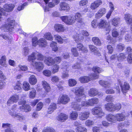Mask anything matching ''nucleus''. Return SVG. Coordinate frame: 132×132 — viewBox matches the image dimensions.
Masks as SVG:
<instances>
[{"mask_svg": "<svg viewBox=\"0 0 132 132\" xmlns=\"http://www.w3.org/2000/svg\"><path fill=\"white\" fill-rule=\"evenodd\" d=\"M54 28L55 30L57 32H62L64 31V28L63 26L60 24H55Z\"/></svg>", "mask_w": 132, "mask_h": 132, "instance_id": "412c9836", "label": "nucleus"}, {"mask_svg": "<svg viewBox=\"0 0 132 132\" xmlns=\"http://www.w3.org/2000/svg\"><path fill=\"white\" fill-rule=\"evenodd\" d=\"M105 108L108 111L114 112L120 110L121 108V105L118 103L115 104L113 103H108L105 105Z\"/></svg>", "mask_w": 132, "mask_h": 132, "instance_id": "7ed1b4c3", "label": "nucleus"}, {"mask_svg": "<svg viewBox=\"0 0 132 132\" xmlns=\"http://www.w3.org/2000/svg\"><path fill=\"white\" fill-rule=\"evenodd\" d=\"M36 95V90L35 89L32 90L29 94V96L30 98H32L35 97Z\"/></svg>", "mask_w": 132, "mask_h": 132, "instance_id": "052dcab7", "label": "nucleus"}, {"mask_svg": "<svg viewBox=\"0 0 132 132\" xmlns=\"http://www.w3.org/2000/svg\"><path fill=\"white\" fill-rule=\"evenodd\" d=\"M32 46H36L37 44H38V40L37 38L36 37H33L32 39Z\"/></svg>", "mask_w": 132, "mask_h": 132, "instance_id": "4d7b16f0", "label": "nucleus"}, {"mask_svg": "<svg viewBox=\"0 0 132 132\" xmlns=\"http://www.w3.org/2000/svg\"><path fill=\"white\" fill-rule=\"evenodd\" d=\"M54 37L58 43L62 44L63 43L64 40L62 38L61 36L58 35H55Z\"/></svg>", "mask_w": 132, "mask_h": 132, "instance_id": "de8ad7c7", "label": "nucleus"}, {"mask_svg": "<svg viewBox=\"0 0 132 132\" xmlns=\"http://www.w3.org/2000/svg\"><path fill=\"white\" fill-rule=\"evenodd\" d=\"M90 106H93L99 102L98 99L96 97H93L89 100Z\"/></svg>", "mask_w": 132, "mask_h": 132, "instance_id": "cd10ccee", "label": "nucleus"}, {"mask_svg": "<svg viewBox=\"0 0 132 132\" xmlns=\"http://www.w3.org/2000/svg\"><path fill=\"white\" fill-rule=\"evenodd\" d=\"M107 48L108 51V52L110 54H111L113 51V49L112 46L110 45H108Z\"/></svg>", "mask_w": 132, "mask_h": 132, "instance_id": "338daca9", "label": "nucleus"}, {"mask_svg": "<svg viewBox=\"0 0 132 132\" xmlns=\"http://www.w3.org/2000/svg\"><path fill=\"white\" fill-rule=\"evenodd\" d=\"M99 77V75L94 74L90 75V77L87 76H84L80 77L79 78V81L82 83H87L92 79H95Z\"/></svg>", "mask_w": 132, "mask_h": 132, "instance_id": "20e7f679", "label": "nucleus"}, {"mask_svg": "<svg viewBox=\"0 0 132 132\" xmlns=\"http://www.w3.org/2000/svg\"><path fill=\"white\" fill-rule=\"evenodd\" d=\"M62 60L60 56H56L53 59L54 64L55 63L59 64Z\"/></svg>", "mask_w": 132, "mask_h": 132, "instance_id": "6e6d98bb", "label": "nucleus"}, {"mask_svg": "<svg viewBox=\"0 0 132 132\" xmlns=\"http://www.w3.org/2000/svg\"><path fill=\"white\" fill-rule=\"evenodd\" d=\"M102 3L101 0H96L91 4L90 8L92 10H96L102 5Z\"/></svg>", "mask_w": 132, "mask_h": 132, "instance_id": "2eb2a0df", "label": "nucleus"}, {"mask_svg": "<svg viewBox=\"0 0 132 132\" xmlns=\"http://www.w3.org/2000/svg\"><path fill=\"white\" fill-rule=\"evenodd\" d=\"M132 34L131 32H129L126 34L125 36V39L127 41H130L131 40Z\"/></svg>", "mask_w": 132, "mask_h": 132, "instance_id": "3c124183", "label": "nucleus"}, {"mask_svg": "<svg viewBox=\"0 0 132 132\" xmlns=\"http://www.w3.org/2000/svg\"><path fill=\"white\" fill-rule=\"evenodd\" d=\"M42 85L43 87L44 88L45 90L48 92L50 90V87L49 84L47 82L45 81H43L42 82Z\"/></svg>", "mask_w": 132, "mask_h": 132, "instance_id": "ea45409f", "label": "nucleus"}, {"mask_svg": "<svg viewBox=\"0 0 132 132\" xmlns=\"http://www.w3.org/2000/svg\"><path fill=\"white\" fill-rule=\"evenodd\" d=\"M84 90V88L82 87H76L73 88L71 90L72 92L75 93L76 95L79 97V98L76 97L75 99L77 102H73L72 103V108L76 110L80 111L81 109V105L79 103L81 101L80 97L85 96Z\"/></svg>", "mask_w": 132, "mask_h": 132, "instance_id": "f257e3e1", "label": "nucleus"}, {"mask_svg": "<svg viewBox=\"0 0 132 132\" xmlns=\"http://www.w3.org/2000/svg\"><path fill=\"white\" fill-rule=\"evenodd\" d=\"M44 63L48 66L54 64L53 59L51 57L46 58L44 60Z\"/></svg>", "mask_w": 132, "mask_h": 132, "instance_id": "5701e85b", "label": "nucleus"}, {"mask_svg": "<svg viewBox=\"0 0 132 132\" xmlns=\"http://www.w3.org/2000/svg\"><path fill=\"white\" fill-rule=\"evenodd\" d=\"M31 65L35 68L37 71L40 72L44 68V66L43 63L40 62H35L34 61H31Z\"/></svg>", "mask_w": 132, "mask_h": 132, "instance_id": "1a4fd4ad", "label": "nucleus"}, {"mask_svg": "<svg viewBox=\"0 0 132 132\" xmlns=\"http://www.w3.org/2000/svg\"><path fill=\"white\" fill-rule=\"evenodd\" d=\"M43 73L44 75L48 77L50 76L51 74V71L48 70H44L43 72Z\"/></svg>", "mask_w": 132, "mask_h": 132, "instance_id": "bf43d9fd", "label": "nucleus"}, {"mask_svg": "<svg viewBox=\"0 0 132 132\" xmlns=\"http://www.w3.org/2000/svg\"><path fill=\"white\" fill-rule=\"evenodd\" d=\"M92 70L95 73H100L104 71L101 68L96 66H94L93 67Z\"/></svg>", "mask_w": 132, "mask_h": 132, "instance_id": "c03bdc74", "label": "nucleus"}, {"mask_svg": "<svg viewBox=\"0 0 132 132\" xmlns=\"http://www.w3.org/2000/svg\"><path fill=\"white\" fill-rule=\"evenodd\" d=\"M71 53L74 57H77L79 55V53L75 47H72L71 50Z\"/></svg>", "mask_w": 132, "mask_h": 132, "instance_id": "09e8293b", "label": "nucleus"}, {"mask_svg": "<svg viewBox=\"0 0 132 132\" xmlns=\"http://www.w3.org/2000/svg\"><path fill=\"white\" fill-rule=\"evenodd\" d=\"M125 21L127 24H132V17L129 14H127L125 15L124 17Z\"/></svg>", "mask_w": 132, "mask_h": 132, "instance_id": "393cba45", "label": "nucleus"}, {"mask_svg": "<svg viewBox=\"0 0 132 132\" xmlns=\"http://www.w3.org/2000/svg\"><path fill=\"white\" fill-rule=\"evenodd\" d=\"M77 48L79 51H81L83 52L86 53L88 52V50L86 48L84 47L83 45L81 43H79L77 44Z\"/></svg>", "mask_w": 132, "mask_h": 132, "instance_id": "c85d7f7f", "label": "nucleus"}, {"mask_svg": "<svg viewBox=\"0 0 132 132\" xmlns=\"http://www.w3.org/2000/svg\"><path fill=\"white\" fill-rule=\"evenodd\" d=\"M76 81L74 79H70L69 80L68 84L70 86H74L76 85Z\"/></svg>", "mask_w": 132, "mask_h": 132, "instance_id": "864d4df0", "label": "nucleus"}, {"mask_svg": "<svg viewBox=\"0 0 132 132\" xmlns=\"http://www.w3.org/2000/svg\"><path fill=\"white\" fill-rule=\"evenodd\" d=\"M14 7L15 5L13 4H6L4 5L3 12L5 13V11L8 12H11L13 11Z\"/></svg>", "mask_w": 132, "mask_h": 132, "instance_id": "4468645a", "label": "nucleus"}, {"mask_svg": "<svg viewBox=\"0 0 132 132\" xmlns=\"http://www.w3.org/2000/svg\"><path fill=\"white\" fill-rule=\"evenodd\" d=\"M38 44L41 47H45L47 45L46 40L43 38H40L38 40Z\"/></svg>", "mask_w": 132, "mask_h": 132, "instance_id": "7c9ffc66", "label": "nucleus"}, {"mask_svg": "<svg viewBox=\"0 0 132 132\" xmlns=\"http://www.w3.org/2000/svg\"><path fill=\"white\" fill-rule=\"evenodd\" d=\"M58 100L59 102L63 104H67L70 101L69 97L67 95L65 94L60 96Z\"/></svg>", "mask_w": 132, "mask_h": 132, "instance_id": "9b49d317", "label": "nucleus"}, {"mask_svg": "<svg viewBox=\"0 0 132 132\" xmlns=\"http://www.w3.org/2000/svg\"><path fill=\"white\" fill-rule=\"evenodd\" d=\"M43 104L42 102H39L37 105L36 110L39 111L43 107Z\"/></svg>", "mask_w": 132, "mask_h": 132, "instance_id": "69168bd1", "label": "nucleus"}, {"mask_svg": "<svg viewBox=\"0 0 132 132\" xmlns=\"http://www.w3.org/2000/svg\"><path fill=\"white\" fill-rule=\"evenodd\" d=\"M92 113L94 115H98L99 118H101L104 116V113L102 110L101 107L98 106L95 107L92 110Z\"/></svg>", "mask_w": 132, "mask_h": 132, "instance_id": "423d86ee", "label": "nucleus"}, {"mask_svg": "<svg viewBox=\"0 0 132 132\" xmlns=\"http://www.w3.org/2000/svg\"><path fill=\"white\" fill-rule=\"evenodd\" d=\"M56 108V104L54 103H51L48 108L47 113L48 114L52 113Z\"/></svg>", "mask_w": 132, "mask_h": 132, "instance_id": "b1692460", "label": "nucleus"}, {"mask_svg": "<svg viewBox=\"0 0 132 132\" xmlns=\"http://www.w3.org/2000/svg\"><path fill=\"white\" fill-rule=\"evenodd\" d=\"M19 109L21 111L26 112L30 111L31 110V107L28 104L23 105L20 106Z\"/></svg>", "mask_w": 132, "mask_h": 132, "instance_id": "a878e982", "label": "nucleus"}, {"mask_svg": "<svg viewBox=\"0 0 132 132\" xmlns=\"http://www.w3.org/2000/svg\"><path fill=\"white\" fill-rule=\"evenodd\" d=\"M99 83L100 85L105 87H109L111 85L110 83L109 82L107 81H104L103 80H100L99 81Z\"/></svg>", "mask_w": 132, "mask_h": 132, "instance_id": "58836bf2", "label": "nucleus"}, {"mask_svg": "<svg viewBox=\"0 0 132 132\" xmlns=\"http://www.w3.org/2000/svg\"><path fill=\"white\" fill-rule=\"evenodd\" d=\"M44 37L46 39L49 40H53V37L50 32L45 33L44 35Z\"/></svg>", "mask_w": 132, "mask_h": 132, "instance_id": "a18cd8bd", "label": "nucleus"}, {"mask_svg": "<svg viewBox=\"0 0 132 132\" xmlns=\"http://www.w3.org/2000/svg\"><path fill=\"white\" fill-rule=\"evenodd\" d=\"M89 114L90 112L88 111L81 112L79 115V119L81 121L85 120L89 117Z\"/></svg>", "mask_w": 132, "mask_h": 132, "instance_id": "f3484780", "label": "nucleus"}, {"mask_svg": "<svg viewBox=\"0 0 132 132\" xmlns=\"http://www.w3.org/2000/svg\"><path fill=\"white\" fill-rule=\"evenodd\" d=\"M43 132H55V130L52 127H47L45 128L42 131Z\"/></svg>", "mask_w": 132, "mask_h": 132, "instance_id": "8fccbe9b", "label": "nucleus"}, {"mask_svg": "<svg viewBox=\"0 0 132 132\" xmlns=\"http://www.w3.org/2000/svg\"><path fill=\"white\" fill-rule=\"evenodd\" d=\"M106 12V9L105 8H101L96 14L95 15L96 18L97 19L101 18L105 14Z\"/></svg>", "mask_w": 132, "mask_h": 132, "instance_id": "6ab92c4d", "label": "nucleus"}, {"mask_svg": "<svg viewBox=\"0 0 132 132\" xmlns=\"http://www.w3.org/2000/svg\"><path fill=\"white\" fill-rule=\"evenodd\" d=\"M107 25L106 21L104 20L101 19L98 24V26L99 28H105Z\"/></svg>", "mask_w": 132, "mask_h": 132, "instance_id": "e433bc0d", "label": "nucleus"}, {"mask_svg": "<svg viewBox=\"0 0 132 132\" xmlns=\"http://www.w3.org/2000/svg\"><path fill=\"white\" fill-rule=\"evenodd\" d=\"M94 124L93 121L91 120H87L85 122V125L88 127H90Z\"/></svg>", "mask_w": 132, "mask_h": 132, "instance_id": "5fc2aeb1", "label": "nucleus"}, {"mask_svg": "<svg viewBox=\"0 0 132 132\" xmlns=\"http://www.w3.org/2000/svg\"><path fill=\"white\" fill-rule=\"evenodd\" d=\"M115 114L114 115L112 114H109L106 116V118L109 121L113 123L116 122Z\"/></svg>", "mask_w": 132, "mask_h": 132, "instance_id": "aec40b11", "label": "nucleus"}, {"mask_svg": "<svg viewBox=\"0 0 132 132\" xmlns=\"http://www.w3.org/2000/svg\"><path fill=\"white\" fill-rule=\"evenodd\" d=\"M9 114L13 118H16V119L20 121H22L26 119L25 116L22 114L15 112H12L11 111H9Z\"/></svg>", "mask_w": 132, "mask_h": 132, "instance_id": "6e6552de", "label": "nucleus"}, {"mask_svg": "<svg viewBox=\"0 0 132 132\" xmlns=\"http://www.w3.org/2000/svg\"><path fill=\"white\" fill-rule=\"evenodd\" d=\"M82 15L79 12L76 13L75 15L74 18L75 23L76 21L77 22L81 25H83L84 24V21L82 18Z\"/></svg>", "mask_w": 132, "mask_h": 132, "instance_id": "f8f14e48", "label": "nucleus"}, {"mask_svg": "<svg viewBox=\"0 0 132 132\" xmlns=\"http://www.w3.org/2000/svg\"><path fill=\"white\" fill-rule=\"evenodd\" d=\"M22 88L24 90L27 91L30 89V85L28 82L24 81L23 83Z\"/></svg>", "mask_w": 132, "mask_h": 132, "instance_id": "37998d69", "label": "nucleus"}, {"mask_svg": "<svg viewBox=\"0 0 132 132\" xmlns=\"http://www.w3.org/2000/svg\"><path fill=\"white\" fill-rule=\"evenodd\" d=\"M81 65L80 63H76L74 64L72 66V68L73 69H78L81 68Z\"/></svg>", "mask_w": 132, "mask_h": 132, "instance_id": "0e129e2a", "label": "nucleus"}, {"mask_svg": "<svg viewBox=\"0 0 132 132\" xmlns=\"http://www.w3.org/2000/svg\"><path fill=\"white\" fill-rule=\"evenodd\" d=\"M16 70L19 71H25L28 70V68L26 65L19 64L18 66V67L16 68Z\"/></svg>", "mask_w": 132, "mask_h": 132, "instance_id": "2f4dec72", "label": "nucleus"}, {"mask_svg": "<svg viewBox=\"0 0 132 132\" xmlns=\"http://www.w3.org/2000/svg\"><path fill=\"white\" fill-rule=\"evenodd\" d=\"M89 46L90 51L92 52H94L95 54L98 56L101 55L100 53L97 50V48L96 47L92 45H89Z\"/></svg>", "mask_w": 132, "mask_h": 132, "instance_id": "c756f323", "label": "nucleus"}, {"mask_svg": "<svg viewBox=\"0 0 132 132\" xmlns=\"http://www.w3.org/2000/svg\"><path fill=\"white\" fill-rule=\"evenodd\" d=\"M0 63L1 65L3 67H6L7 64L6 63V58L5 56H2L0 59Z\"/></svg>", "mask_w": 132, "mask_h": 132, "instance_id": "4c0bfd02", "label": "nucleus"}, {"mask_svg": "<svg viewBox=\"0 0 132 132\" xmlns=\"http://www.w3.org/2000/svg\"><path fill=\"white\" fill-rule=\"evenodd\" d=\"M120 22V19L118 17H116L112 19V24L115 26H117Z\"/></svg>", "mask_w": 132, "mask_h": 132, "instance_id": "473e14b6", "label": "nucleus"}, {"mask_svg": "<svg viewBox=\"0 0 132 132\" xmlns=\"http://www.w3.org/2000/svg\"><path fill=\"white\" fill-rule=\"evenodd\" d=\"M37 81V80L35 75H32L30 76L29 78V82L31 84L35 85Z\"/></svg>", "mask_w": 132, "mask_h": 132, "instance_id": "f704fd0d", "label": "nucleus"}, {"mask_svg": "<svg viewBox=\"0 0 132 132\" xmlns=\"http://www.w3.org/2000/svg\"><path fill=\"white\" fill-rule=\"evenodd\" d=\"M78 113L76 111H72L70 114V118L72 120H76L78 118Z\"/></svg>", "mask_w": 132, "mask_h": 132, "instance_id": "c9c22d12", "label": "nucleus"}, {"mask_svg": "<svg viewBox=\"0 0 132 132\" xmlns=\"http://www.w3.org/2000/svg\"><path fill=\"white\" fill-rule=\"evenodd\" d=\"M75 129L77 132H87V131L86 128L81 126L77 127Z\"/></svg>", "mask_w": 132, "mask_h": 132, "instance_id": "a19ab883", "label": "nucleus"}, {"mask_svg": "<svg viewBox=\"0 0 132 132\" xmlns=\"http://www.w3.org/2000/svg\"><path fill=\"white\" fill-rule=\"evenodd\" d=\"M15 23L14 20L8 18L7 20L6 24L1 27V29L5 32L11 31L14 29Z\"/></svg>", "mask_w": 132, "mask_h": 132, "instance_id": "f03ea898", "label": "nucleus"}, {"mask_svg": "<svg viewBox=\"0 0 132 132\" xmlns=\"http://www.w3.org/2000/svg\"><path fill=\"white\" fill-rule=\"evenodd\" d=\"M88 3L87 0H82L80 1L79 3V5L80 6H82L86 5Z\"/></svg>", "mask_w": 132, "mask_h": 132, "instance_id": "680f3d73", "label": "nucleus"}, {"mask_svg": "<svg viewBox=\"0 0 132 132\" xmlns=\"http://www.w3.org/2000/svg\"><path fill=\"white\" fill-rule=\"evenodd\" d=\"M68 118L67 115L65 114L61 113L57 117V119L59 121L64 122Z\"/></svg>", "mask_w": 132, "mask_h": 132, "instance_id": "4be33fe9", "label": "nucleus"}, {"mask_svg": "<svg viewBox=\"0 0 132 132\" xmlns=\"http://www.w3.org/2000/svg\"><path fill=\"white\" fill-rule=\"evenodd\" d=\"M126 57L125 54L123 53L120 54L117 56L118 60L119 61H121L125 59Z\"/></svg>", "mask_w": 132, "mask_h": 132, "instance_id": "603ef678", "label": "nucleus"}, {"mask_svg": "<svg viewBox=\"0 0 132 132\" xmlns=\"http://www.w3.org/2000/svg\"><path fill=\"white\" fill-rule=\"evenodd\" d=\"M74 40L76 41V40H82L84 39V37L81 36V34H76L74 35L73 36Z\"/></svg>", "mask_w": 132, "mask_h": 132, "instance_id": "79ce46f5", "label": "nucleus"}, {"mask_svg": "<svg viewBox=\"0 0 132 132\" xmlns=\"http://www.w3.org/2000/svg\"><path fill=\"white\" fill-rule=\"evenodd\" d=\"M98 94L97 89L95 88L90 89L88 91V95L91 97H94Z\"/></svg>", "mask_w": 132, "mask_h": 132, "instance_id": "bb28decb", "label": "nucleus"}, {"mask_svg": "<svg viewBox=\"0 0 132 132\" xmlns=\"http://www.w3.org/2000/svg\"><path fill=\"white\" fill-rule=\"evenodd\" d=\"M118 83L119 85H120L122 90V91L123 93H126L127 91L128 90L129 88V84L128 83L126 82H125L123 86H122V82L120 80H118Z\"/></svg>", "mask_w": 132, "mask_h": 132, "instance_id": "dca6fc26", "label": "nucleus"}, {"mask_svg": "<svg viewBox=\"0 0 132 132\" xmlns=\"http://www.w3.org/2000/svg\"><path fill=\"white\" fill-rule=\"evenodd\" d=\"M45 58V56L38 52L32 53L28 56V60L29 61H34L36 59L39 60H42Z\"/></svg>", "mask_w": 132, "mask_h": 132, "instance_id": "39448f33", "label": "nucleus"}, {"mask_svg": "<svg viewBox=\"0 0 132 132\" xmlns=\"http://www.w3.org/2000/svg\"><path fill=\"white\" fill-rule=\"evenodd\" d=\"M19 98V96L16 94L12 96L9 99L7 102V105L10 106L11 104L17 102Z\"/></svg>", "mask_w": 132, "mask_h": 132, "instance_id": "ddd939ff", "label": "nucleus"}, {"mask_svg": "<svg viewBox=\"0 0 132 132\" xmlns=\"http://www.w3.org/2000/svg\"><path fill=\"white\" fill-rule=\"evenodd\" d=\"M70 9L69 5L66 2H61L59 4V10L60 11L68 12Z\"/></svg>", "mask_w": 132, "mask_h": 132, "instance_id": "9d476101", "label": "nucleus"}, {"mask_svg": "<svg viewBox=\"0 0 132 132\" xmlns=\"http://www.w3.org/2000/svg\"><path fill=\"white\" fill-rule=\"evenodd\" d=\"M59 69L60 67L59 65L57 64H55L53 65L52 67V73L54 74L58 72Z\"/></svg>", "mask_w": 132, "mask_h": 132, "instance_id": "49530a36", "label": "nucleus"}, {"mask_svg": "<svg viewBox=\"0 0 132 132\" xmlns=\"http://www.w3.org/2000/svg\"><path fill=\"white\" fill-rule=\"evenodd\" d=\"M61 19L66 24L71 25L75 23L74 18L73 16H63L60 17Z\"/></svg>", "mask_w": 132, "mask_h": 132, "instance_id": "0eeeda50", "label": "nucleus"}, {"mask_svg": "<svg viewBox=\"0 0 132 132\" xmlns=\"http://www.w3.org/2000/svg\"><path fill=\"white\" fill-rule=\"evenodd\" d=\"M116 122L124 121L126 119V116L123 113H118L115 114Z\"/></svg>", "mask_w": 132, "mask_h": 132, "instance_id": "a211bd4d", "label": "nucleus"}, {"mask_svg": "<svg viewBox=\"0 0 132 132\" xmlns=\"http://www.w3.org/2000/svg\"><path fill=\"white\" fill-rule=\"evenodd\" d=\"M15 90H18L21 89V84L19 81H18L16 84L14 86Z\"/></svg>", "mask_w": 132, "mask_h": 132, "instance_id": "13d9d810", "label": "nucleus"}, {"mask_svg": "<svg viewBox=\"0 0 132 132\" xmlns=\"http://www.w3.org/2000/svg\"><path fill=\"white\" fill-rule=\"evenodd\" d=\"M92 40L95 45L100 46L101 45V42L100 39L97 37H94L92 38Z\"/></svg>", "mask_w": 132, "mask_h": 132, "instance_id": "72a5a7b5", "label": "nucleus"}, {"mask_svg": "<svg viewBox=\"0 0 132 132\" xmlns=\"http://www.w3.org/2000/svg\"><path fill=\"white\" fill-rule=\"evenodd\" d=\"M59 78L56 76H54L52 77L51 79L52 81L53 82H57L59 81Z\"/></svg>", "mask_w": 132, "mask_h": 132, "instance_id": "774afa93", "label": "nucleus"}, {"mask_svg": "<svg viewBox=\"0 0 132 132\" xmlns=\"http://www.w3.org/2000/svg\"><path fill=\"white\" fill-rule=\"evenodd\" d=\"M114 99L112 96L111 95H108L106 96L105 98V100L108 102H112Z\"/></svg>", "mask_w": 132, "mask_h": 132, "instance_id": "e2e57ef3", "label": "nucleus"}]
</instances>
